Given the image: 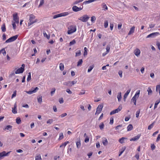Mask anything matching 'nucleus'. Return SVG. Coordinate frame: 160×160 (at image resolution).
<instances>
[{
    "label": "nucleus",
    "instance_id": "c9c22d12",
    "mask_svg": "<svg viewBox=\"0 0 160 160\" xmlns=\"http://www.w3.org/2000/svg\"><path fill=\"white\" fill-rule=\"evenodd\" d=\"M126 148V147H124V148L122 149L121 151L120 152L119 154V156H120L121 155L123 152L125 150Z\"/></svg>",
    "mask_w": 160,
    "mask_h": 160
},
{
    "label": "nucleus",
    "instance_id": "774afa93",
    "mask_svg": "<svg viewBox=\"0 0 160 160\" xmlns=\"http://www.w3.org/2000/svg\"><path fill=\"white\" fill-rule=\"evenodd\" d=\"M158 49L160 50V42H158L157 43Z\"/></svg>",
    "mask_w": 160,
    "mask_h": 160
},
{
    "label": "nucleus",
    "instance_id": "ea45409f",
    "mask_svg": "<svg viewBox=\"0 0 160 160\" xmlns=\"http://www.w3.org/2000/svg\"><path fill=\"white\" fill-rule=\"evenodd\" d=\"M140 90H139L138 91H137L135 95L134 96V97H137L138 98L139 96V95L140 94Z\"/></svg>",
    "mask_w": 160,
    "mask_h": 160
},
{
    "label": "nucleus",
    "instance_id": "a878e982",
    "mask_svg": "<svg viewBox=\"0 0 160 160\" xmlns=\"http://www.w3.org/2000/svg\"><path fill=\"white\" fill-rule=\"evenodd\" d=\"M1 29H2V32H4L6 31V28L5 23H4L2 26Z\"/></svg>",
    "mask_w": 160,
    "mask_h": 160
},
{
    "label": "nucleus",
    "instance_id": "a19ab883",
    "mask_svg": "<svg viewBox=\"0 0 160 160\" xmlns=\"http://www.w3.org/2000/svg\"><path fill=\"white\" fill-rule=\"evenodd\" d=\"M110 45H108L107 46L106 49V52L107 53H108L109 52L110 49Z\"/></svg>",
    "mask_w": 160,
    "mask_h": 160
},
{
    "label": "nucleus",
    "instance_id": "3c124183",
    "mask_svg": "<svg viewBox=\"0 0 160 160\" xmlns=\"http://www.w3.org/2000/svg\"><path fill=\"white\" fill-rule=\"evenodd\" d=\"M55 90L56 89L55 88H53L52 89V90L51 92V94L52 96L53 94L54 93Z\"/></svg>",
    "mask_w": 160,
    "mask_h": 160
},
{
    "label": "nucleus",
    "instance_id": "e433bc0d",
    "mask_svg": "<svg viewBox=\"0 0 160 160\" xmlns=\"http://www.w3.org/2000/svg\"><path fill=\"white\" fill-rule=\"evenodd\" d=\"M43 34L44 37H46L48 39H49L50 36L48 35L45 32H43Z\"/></svg>",
    "mask_w": 160,
    "mask_h": 160
},
{
    "label": "nucleus",
    "instance_id": "49530a36",
    "mask_svg": "<svg viewBox=\"0 0 160 160\" xmlns=\"http://www.w3.org/2000/svg\"><path fill=\"white\" fill-rule=\"evenodd\" d=\"M44 3V0H41L40 1V3L38 7L39 8Z\"/></svg>",
    "mask_w": 160,
    "mask_h": 160
},
{
    "label": "nucleus",
    "instance_id": "e2e57ef3",
    "mask_svg": "<svg viewBox=\"0 0 160 160\" xmlns=\"http://www.w3.org/2000/svg\"><path fill=\"white\" fill-rule=\"evenodd\" d=\"M15 23V22H13L12 24L14 29H16V25Z\"/></svg>",
    "mask_w": 160,
    "mask_h": 160
},
{
    "label": "nucleus",
    "instance_id": "f704fd0d",
    "mask_svg": "<svg viewBox=\"0 0 160 160\" xmlns=\"http://www.w3.org/2000/svg\"><path fill=\"white\" fill-rule=\"evenodd\" d=\"M28 78H27V81L28 82L31 79V72H29L28 73Z\"/></svg>",
    "mask_w": 160,
    "mask_h": 160
},
{
    "label": "nucleus",
    "instance_id": "ddd939ff",
    "mask_svg": "<svg viewBox=\"0 0 160 160\" xmlns=\"http://www.w3.org/2000/svg\"><path fill=\"white\" fill-rule=\"evenodd\" d=\"M131 89L130 88L125 93L124 96V98L123 99L124 101H125L126 98L127 97L128 95L129 94V93H130V91H131Z\"/></svg>",
    "mask_w": 160,
    "mask_h": 160
},
{
    "label": "nucleus",
    "instance_id": "0e129e2a",
    "mask_svg": "<svg viewBox=\"0 0 160 160\" xmlns=\"http://www.w3.org/2000/svg\"><path fill=\"white\" fill-rule=\"evenodd\" d=\"M113 123V118H110V124H112Z\"/></svg>",
    "mask_w": 160,
    "mask_h": 160
},
{
    "label": "nucleus",
    "instance_id": "6e6d98bb",
    "mask_svg": "<svg viewBox=\"0 0 160 160\" xmlns=\"http://www.w3.org/2000/svg\"><path fill=\"white\" fill-rule=\"evenodd\" d=\"M16 94H17V91L16 90H15L14 91V92H13V94L12 95V98L15 97L16 95Z\"/></svg>",
    "mask_w": 160,
    "mask_h": 160
},
{
    "label": "nucleus",
    "instance_id": "6ab92c4d",
    "mask_svg": "<svg viewBox=\"0 0 160 160\" xmlns=\"http://www.w3.org/2000/svg\"><path fill=\"white\" fill-rule=\"evenodd\" d=\"M135 28V26H133L130 28V30L128 34V35H130L134 32Z\"/></svg>",
    "mask_w": 160,
    "mask_h": 160
},
{
    "label": "nucleus",
    "instance_id": "c03bdc74",
    "mask_svg": "<svg viewBox=\"0 0 160 160\" xmlns=\"http://www.w3.org/2000/svg\"><path fill=\"white\" fill-rule=\"evenodd\" d=\"M108 21H105L104 23V27L105 28L108 27Z\"/></svg>",
    "mask_w": 160,
    "mask_h": 160
},
{
    "label": "nucleus",
    "instance_id": "1a4fd4ad",
    "mask_svg": "<svg viewBox=\"0 0 160 160\" xmlns=\"http://www.w3.org/2000/svg\"><path fill=\"white\" fill-rule=\"evenodd\" d=\"M158 34H159L158 32H153L148 35L146 37V38H154Z\"/></svg>",
    "mask_w": 160,
    "mask_h": 160
},
{
    "label": "nucleus",
    "instance_id": "39448f33",
    "mask_svg": "<svg viewBox=\"0 0 160 160\" xmlns=\"http://www.w3.org/2000/svg\"><path fill=\"white\" fill-rule=\"evenodd\" d=\"M18 36V35H16L10 37L6 41L5 43L15 41L17 38Z\"/></svg>",
    "mask_w": 160,
    "mask_h": 160
},
{
    "label": "nucleus",
    "instance_id": "5701e85b",
    "mask_svg": "<svg viewBox=\"0 0 160 160\" xmlns=\"http://www.w3.org/2000/svg\"><path fill=\"white\" fill-rule=\"evenodd\" d=\"M81 50H77V52H76L75 53V56L78 57V56H80L81 55Z\"/></svg>",
    "mask_w": 160,
    "mask_h": 160
},
{
    "label": "nucleus",
    "instance_id": "5fc2aeb1",
    "mask_svg": "<svg viewBox=\"0 0 160 160\" xmlns=\"http://www.w3.org/2000/svg\"><path fill=\"white\" fill-rule=\"evenodd\" d=\"M63 138V135L62 133H61L60 134L59 137V140L62 139Z\"/></svg>",
    "mask_w": 160,
    "mask_h": 160
},
{
    "label": "nucleus",
    "instance_id": "de8ad7c7",
    "mask_svg": "<svg viewBox=\"0 0 160 160\" xmlns=\"http://www.w3.org/2000/svg\"><path fill=\"white\" fill-rule=\"evenodd\" d=\"M83 0H77L73 2V4H77L79 2H82Z\"/></svg>",
    "mask_w": 160,
    "mask_h": 160
},
{
    "label": "nucleus",
    "instance_id": "79ce46f5",
    "mask_svg": "<svg viewBox=\"0 0 160 160\" xmlns=\"http://www.w3.org/2000/svg\"><path fill=\"white\" fill-rule=\"evenodd\" d=\"M38 103H41L42 102V96H41L39 98H38Z\"/></svg>",
    "mask_w": 160,
    "mask_h": 160
},
{
    "label": "nucleus",
    "instance_id": "393cba45",
    "mask_svg": "<svg viewBox=\"0 0 160 160\" xmlns=\"http://www.w3.org/2000/svg\"><path fill=\"white\" fill-rule=\"evenodd\" d=\"M127 128L128 131H131L133 128L132 125V124H129L127 127Z\"/></svg>",
    "mask_w": 160,
    "mask_h": 160
},
{
    "label": "nucleus",
    "instance_id": "864d4df0",
    "mask_svg": "<svg viewBox=\"0 0 160 160\" xmlns=\"http://www.w3.org/2000/svg\"><path fill=\"white\" fill-rule=\"evenodd\" d=\"M96 20V18L95 16H93L92 17H91V21L92 22H94Z\"/></svg>",
    "mask_w": 160,
    "mask_h": 160
},
{
    "label": "nucleus",
    "instance_id": "4be33fe9",
    "mask_svg": "<svg viewBox=\"0 0 160 160\" xmlns=\"http://www.w3.org/2000/svg\"><path fill=\"white\" fill-rule=\"evenodd\" d=\"M117 98L118 99V101H120L122 98L121 92H119L118 93V95L117 96Z\"/></svg>",
    "mask_w": 160,
    "mask_h": 160
},
{
    "label": "nucleus",
    "instance_id": "a211bd4d",
    "mask_svg": "<svg viewBox=\"0 0 160 160\" xmlns=\"http://www.w3.org/2000/svg\"><path fill=\"white\" fill-rule=\"evenodd\" d=\"M77 147L78 148H79L81 147V141L80 138L78 139L77 141L76 142Z\"/></svg>",
    "mask_w": 160,
    "mask_h": 160
},
{
    "label": "nucleus",
    "instance_id": "69168bd1",
    "mask_svg": "<svg viewBox=\"0 0 160 160\" xmlns=\"http://www.w3.org/2000/svg\"><path fill=\"white\" fill-rule=\"evenodd\" d=\"M155 24L151 23L150 24H149V27L151 28H153L155 26Z\"/></svg>",
    "mask_w": 160,
    "mask_h": 160
},
{
    "label": "nucleus",
    "instance_id": "f03ea898",
    "mask_svg": "<svg viewBox=\"0 0 160 160\" xmlns=\"http://www.w3.org/2000/svg\"><path fill=\"white\" fill-rule=\"evenodd\" d=\"M76 30V27L75 26H72L68 28V34H70L75 32Z\"/></svg>",
    "mask_w": 160,
    "mask_h": 160
},
{
    "label": "nucleus",
    "instance_id": "f3484780",
    "mask_svg": "<svg viewBox=\"0 0 160 160\" xmlns=\"http://www.w3.org/2000/svg\"><path fill=\"white\" fill-rule=\"evenodd\" d=\"M140 136H141L140 135H138L135 136V137H134L133 138H132L130 140L131 141H135L137 140L140 138Z\"/></svg>",
    "mask_w": 160,
    "mask_h": 160
},
{
    "label": "nucleus",
    "instance_id": "09e8293b",
    "mask_svg": "<svg viewBox=\"0 0 160 160\" xmlns=\"http://www.w3.org/2000/svg\"><path fill=\"white\" fill-rule=\"evenodd\" d=\"M154 123V122H153L148 126V130H150L153 127Z\"/></svg>",
    "mask_w": 160,
    "mask_h": 160
},
{
    "label": "nucleus",
    "instance_id": "412c9836",
    "mask_svg": "<svg viewBox=\"0 0 160 160\" xmlns=\"http://www.w3.org/2000/svg\"><path fill=\"white\" fill-rule=\"evenodd\" d=\"M147 91L148 92V95H150L152 94V92L150 87H148V89L147 90Z\"/></svg>",
    "mask_w": 160,
    "mask_h": 160
},
{
    "label": "nucleus",
    "instance_id": "cd10ccee",
    "mask_svg": "<svg viewBox=\"0 0 160 160\" xmlns=\"http://www.w3.org/2000/svg\"><path fill=\"white\" fill-rule=\"evenodd\" d=\"M71 83V81H69L68 82H65L63 83V84L65 85L69 86V87H72V85L70 83Z\"/></svg>",
    "mask_w": 160,
    "mask_h": 160
},
{
    "label": "nucleus",
    "instance_id": "a18cd8bd",
    "mask_svg": "<svg viewBox=\"0 0 160 160\" xmlns=\"http://www.w3.org/2000/svg\"><path fill=\"white\" fill-rule=\"evenodd\" d=\"M99 127L100 128L101 130L102 129L104 128V125L103 123V122L101 123L100 124L99 126Z\"/></svg>",
    "mask_w": 160,
    "mask_h": 160
},
{
    "label": "nucleus",
    "instance_id": "7c9ffc66",
    "mask_svg": "<svg viewBox=\"0 0 160 160\" xmlns=\"http://www.w3.org/2000/svg\"><path fill=\"white\" fill-rule=\"evenodd\" d=\"M21 121L20 118L18 117L16 119V122L18 124H20L21 123Z\"/></svg>",
    "mask_w": 160,
    "mask_h": 160
},
{
    "label": "nucleus",
    "instance_id": "603ef678",
    "mask_svg": "<svg viewBox=\"0 0 160 160\" xmlns=\"http://www.w3.org/2000/svg\"><path fill=\"white\" fill-rule=\"evenodd\" d=\"M140 110L139 109L138 111H137L136 112V117L138 118L139 117V113L140 112Z\"/></svg>",
    "mask_w": 160,
    "mask_h": 160
},
{
    "label": "nucleus",
    "instance_id": "680f3d73",
    "mask_svg": "<svg viewBox=\"0 0 160 160\" xmlns=\"http://www.w3.org/2000/svg\"><path fill=\"white\" fill-rule=\"evenodd\" d=\"M66 91L69 94H71L72 93V92L69 89H67L66 90Z\"/></svg>",
    "mask_w": 160,
    "mask_h": 160
},
{
    "label": "nucleus",
    "instance_id": "0eeeda50",
    "mask_svg": "<svg viewBox=\"0 0 160 160\" xmlns=\"http://www.w3.org/2000/svg\"><path fill=\"white\" fill-rule=\"evenodd\" d=\"M103 107L102 104L99 105L97 108V110L95 114H99L102 111Z\"/></svg>",
    "mask_w": 160,
    "mask_h": 160
},
{
    "label": "nucleus",
    "instance_id": "b1692460",
    "mask_svg": "<svg viewBox=\"0 0 160 160\" xmlns=\"http://www.w3.org/2000/svg\"><path fill=\"white\" fill-rule=\"evenodd\" d=\"M127 139L126 138L122 137L121 138L119 139L118 141H119V142L120 143H124V139Z\"/></svg>",
    "mask_w": 160,
    "mask_h": 160
},
{
    "label": "nucleus",
    "instance_id": "72a5a7b5",
    "mask_svg": "<svg viewBox=\"0 0 160 160\" xmlns=\"http://www.w3.org/2000/svg\"><path fill=\"white\" fill-rule=\"evenodd\" d=\"M42 158L40 154L37 155L35 157V160H41Z\"/></svg>",
    "mask_w": 160,
    "mask_h": 160
},
{
    "label": "nucleus",
    "instance_id": "423d86ee",
    "mask_svg": "<svg viewBox=\"0 0 160 160\" xmlns=\"http://www.w3.org/2000/svg\"><path fill=\"white\" fill-rule=\"evenodd\" d=\"M122 107L121 106H119L118 108L110 112V115H112L115 113H118L122 109Z\"/></svg>",
    "mask_w": 160,
    "mask_h": 160
},
{
    "label": "nucleus",
    "instance_id": "bb28decb",
    "mask_svg": "<svg viewBox=\"0 0 160 160\" xmlns=\"http://www.w3.org/2000/svg\"><path fill=\"white\" fill-rule=\"evenodd\" d=\"M60 69L61 71H63L64 69V66L63 63H60L59 64Z\"/></svg>",
    "mask_w": 160,
    "mask_h": 160
},
{
    "label": "nucleus",
    "instance_id": "c85d7f7f",
    "mask_svg": "<svg viewBox=\"0 0 160 160\" xmlns=\"http://www.w3.org/2000/svg\"><path fill=\"white\" fill-rule=\"evenodd\" d=\"M1 53H2L4 56L6 54V52L4 48H3L0 50V54Z\"/></svg>",
    "mask_w": 160,
    "mask_h": 160
},
{
    "label": "nucleus",
    "instance_id": "9b49d317",
    "mask_svg": "<svg viewBox=\"0 0 160 160\" xmlns=\"http://www.w3.org/2000/svg\"><path fill=\"white\" fill-rule=\"evenodd\" d=\"M13 20L17 23H19V18L18 16V13H16L13 15Z\"/></svg>",
    "mask_w": 160,
    "mask_h": 160
},
{
    "label": "nucleus",
    "instance_id": "58836bf2",
    "mask_svg": "<svg viewBox=\"0 0 160 160\" xmlns=\"http://www.w3.org/2000/svg\"><path fill=\"white\" fill-rule=\"evenodd\" d=\"M76 41L73 39L72 41L70 42L69 43V46H71L76 43Z\"/></svg>",
    "mask_w": 160,
    "mask_h": 160
},
{
    "label": "nucleus",
    "instance_id": "052dcab7",
    "mask_svg": "<svg viewBox=\"0 0 160 160\" xmlns=\"http://www.w3.org/2000/svg\"><path fill=\"white\" fill-rule=\"evenodd\" d=\"M151 148L152 150H153L155 148V146L154 144H152L151 146Z\"/></svg>",
    "mask_w": 160,
    "mask_h": 160
},
{
    "label": "nucleus",
    "instance_id": "6e6552de",
    "mask_svg": "<svg viewBox=\"0 0 160 160\" xmlns=\"http://www.w3.org/2000/svg\"><path fill=\"white\" fill-rule=\"evenodd\" d=\"M38 89V88L37 87H36L35 88H32L31 90H30L29 91H26V92L27 93L29 94H31L33 93L36 92Z\"/></svg>",
    "mask_w": 160,
    "mask_h": 160
},
{
    "label": "nucleus",
    "instance_id": "bf43d9fd",
    "mask_svg": "<svg viewBox=\"0 0 160 160\" xmlns=\"http://www.w3.org/2000/svg\"><path fill=\"white\" fill-rule=\"evenodd\" d=\"M89 138H88V136H86L84 142L86 143L88 142L89 141Z\"/></svg>",
    "mask_w": 160,
    "mask_h": 160
},
{
    "label": "nucleus",
    "instance_id": "4d7b16f0",
    "mask_svg": "<svg viewBox=\"0 0 160 160\" xmlns=\"http://www.w3.org/2000/svg\"><path fill=\"white\" fill-rule=\"evenodd\" d=\"M160 101H156L154 104V109H155L156 108H157V105L159 103Z\"/></svg>",
    "mask_w": 160,
    "mask_h": 160
},
{
    "label": "nucleus",
    "instance_id": "20e7f679",
    "mask_svg": "<svg viewBox=\"0 0 160 160\" xmlns=\"http://www.w3.org/2000/svg\"><path fill=\"white\" fill-rule=\"evenodd\" d=\"M89 18V17L87 15H84L82 17L79 18L78 19L82 22H86L88 21Z\"/></svg>",
    "mask_w": 160,
    "mask_h": 160
},
{
    "label": "nucleus",
    "instance_id": "9d476101",
    "mask_svg": "<svg viewBox=\"0 0 160 160\" xmlns=\"http://www.w3.org/2000/svg\"><path fill=\"white\" fill-rule=\"evenodd\" d=\"M83 8V6H82V7L78 8L76 6H74L72 8V9L74 12H77L82 10Z\"/></svg>",
    "mask_w": 160,
    "mask_h": 160
},
{
    "label": "nucleus",
    "instance_id": "f257e3e1",
    "mask_svg": "<svg viewBox=\"0 0 160 160\" xmlns=\"http://www.w3.org/2000/svg\"><path fill=\"white\" fill-rule=\"evenodd\" d=\"M35 18V16L31 14L30 15L29 22H28V26H30L33 23L37 21V20H34Z\"/></svg>",
    "mask_w": 160,
    "mask_h": 160
},
{
    "label": "nucleus",
    "instance_id": "338daca9",
    "mask_svg": "<svg viewBox=\"0 0 160 160\" xmlns=\"http://www.w3.org/2000/svg\"><path fill=\"white\" fill-rule=\"evenodd\" d=\"M131 101L133 102L137 101L136 97L133 96L131 99Z\"/></svg>",
    "mask_w": 160,
    "mask_h": 160
},
{
    "label": "nucleus",
    "instance_id": "dca6fc26",
    "mask_svg": "<svg viewBox=\"0 0 160 160\" xmlns=\"http://www.w3.org/2000/svg\"><path fill=\"white\" fill-rule=\"evenodd\" d=\"M134 53L135 55L138 57L140 53V51L139 49L137 48L134 50Z\"/></svg>",
    "mask_w": 160,
    "mask_h": 160
},
{
    "label": "nucleus",
    "instance_id": "c756f323",
    "mask_svg": "<svg viewBox=\"0 0 160 160\" xmlns=\"http://www.w3.org/2000/svg\"><path fill=\"white\" fill-rule=\"evenodd\" d=\"M83 61L82 59H79L77 62V66H81L82 64Z\"/></svg>",
    "mask_w": 160,
    "mask_h": 160
},
{
    "label": "nucleus",
    "instance_id": "13d9d810",
    "mask_svg": "<svg viewBox=\"0 0 160 160\" xmlns=\"http://www.w3.org/2000/svg\"><path fill=\"white\" fill-rule=\"evenodd\" d=\"M118 74L119 75V76L120 78L122 77V70H120L118 72Z\"/></svg>",
    "mask_w": 160,
    "mask_h": 160
},
{
    "label": "nucleus",
    "instance_id": "473e14b6",
    "mask_svg": "<svg viewBox=\"0 0 160 160\" xmlns=\"http://www.w3.org/2000/svg\"><path fill=\"white\" fill-rule=\"evenodd\" d=\"M68 143H69V142H68V141L66 142H64V143H62V144H61L60 146V147L62 148L63 147H64Z\"/></svg>",
    "mask_w": 160,
    "mask_h": 160
},
{
    "label": "nucleus",
    "instance_id": "2eb2a0df",
    "mask_svg": "<svg viewBox=\"0 0 160 160\" xmlns=\"http://www.w3.org/2000/svg\"><path fill=\"white\" fill-rule=\"evenodd\" d=\"M12 126L10 125H8L6 126L4 128L3 130H7L11 131L12 129Z\"/></svg>",
    "mask_w": 160,
    "mask_h": 160
},
{
    "label": "nucleus",
    "instance_id": "f8f14e48",
    "mask_svg": "<svg viewBox=\"0 0 160 160\" xmlns=\"http://www.w3.org/2000/svg\"><path fill=\"white\" fill-rule=\"evenodd\" d=\"M10 152H9L6 153V152L4 151L0 153V158H2L4 156H7Z\"/></svg>",
    "mask_w": 160,
    "mask_h": 160
},
{
    "label": "nucleus",
    "instance_id": "2f4dec72",
    "mask_svg": "<svg viewBox=\"0 0 160 160\" xmlns=\"http://www.w3.org/2000/svg\"><path fill=\"white\" fill-rule=\"evenodd\" d=\"M94 65H92L91 66H90L89 67V68L88 69V72H90L91 71V70L92 69L94 68Z\"/></svg>",
    "mask_w": 160,
    "mask_h": 160
},
{
    "label": "nucleus",
    "instance_id": "8fccbe9b",
    "mask_svg": "<svg viewBox=\"0 0 160 160\" xmlns=\"http://www.w3.org/2000/svg\"><path fill=\"white\" fill-rule=\"evenodd\" d=\"M53 121V120L52 119H49L47 121V123L51 124L52 123Z\"/></svg>",
    "mask_w": 160,
    "mask_h": 160
},
{
    "label": "nucleus",
    "instance_id": "4468645a",
    "mask_svg": "<svg viewBox=\"0 0 160 160\" xmlns=\"http://www.w3.org/2000/svg\"><path fill=\"white\" fill-rule=\"evenodd\" d=\"M24 71V69H23L22 68H19L15 72V73L16 74L22 73Z\"/></svg>",
    "mask_w": 160,
    "mask_h": 160
},
{
    "label": "nucleus",
    "instance_id": "37998d69",
    "mask_svg": "<svg viewBox=\"0 0 160 160\" xmlns=\"http://www.w3.org/2000/svg\"><path fill=\"white\" fill-rule=\"evenodd\" d=\"M160 90V84L158 85L156 87V91L158 92Z\"/></svg>",
    "mask_w": 160,
    "mask_h": 160
},
{
    "label": "nucleus",
    "instance_id": "4c0bfd02",
    "mask_svg": "<svg viewBox=\"0 0 160 160\" xmlns=\"http://www.w3.org/2000/svg\"><path fill=\"white\" fill-rule=\"evenodd\" d=\"M102 5H103L102 8L105 11V10H108V7L106 4H104V3H103L102 4Z\"/></svg>",
    "mask_w": 160,
    "mask_h": 160
},
{
    "label": "nucleus",
    "instance_id": "aec40b11",
    "mask_svg": "<svg viewBox=\"0 0 160 160\" xmlns=\"http://www.w3.org/2000/svg\"><path fill=\"white\" fill-rule=\"evenodd\" d=\"M102 143L104 146H105L108 145V141L106 138H104V139L102 141Z\"/></svg>",
    "mask_w": 160,
    "mask_h": 160
},
{
    "label": "nucleus",
    "instance_id": "7ed1b4c3",
    "mask_svg": "<svg viewBox=\"0 0 160 160\" xmlns=\"http://www.w3.org/2000/svg\"><path fill=\"white\" fill-rule=\"evenodd\" d=\"M68 14H69L68 12H62V13H60V14L55 15L53 16V18L56 19V18H59V17L65 16H66L68 15Z\"/></svg>",
    "mask_w": 160,
    "mask_h": 160
}]
</instances>
